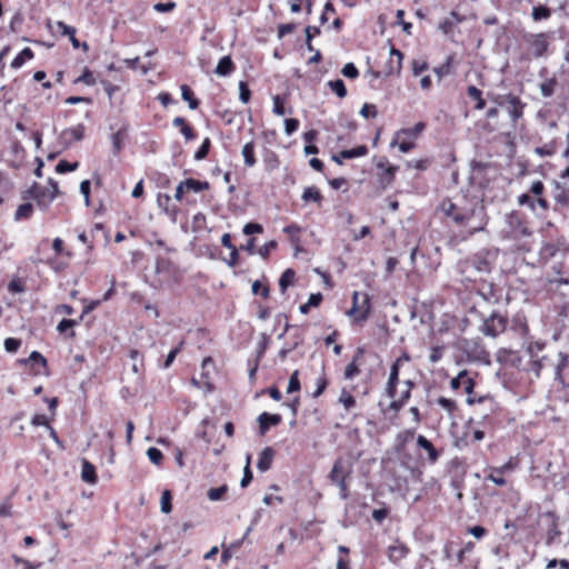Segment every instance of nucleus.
<instances>
[{
	"label": "nucleus",
	"instance_id": "obj_1",
	"mask_svg": "<svg viewBox=\"0 0 569 569\" xmlns=\"http://www.w3.org/2000/svg\"><path fill=\"white\" fill-rule=\"evenodd\" d=\"M439 209L455 227L466 229L468 236L483 231L488 223L486 208L476 198H463L457 202L445 199Z\"/></svg>",
	"mask_w": 569,
	"mask_h": 569
},
{
	"label": "nucleus",
	"instance_id": "obj_2",
	"mask_svg": "<svg viewBox=\"0 0 569 569\" xmlns=\"http://www.w3.org/2000/svg\"><path fill=\"white\" fill-rule=\"evenodd\" d=\"M497 257V250L482 248L463 260L462 272L467 273V279H471V277L481 279L482 276L491 273Z\"/></svg>",
	"mask_w": 569,
	"mask_h": 569
},
{
	"label": "nucleus",
	"instance_id": "obj_3",
	"mask_svg": "<svg viewBox=\"0 0 569 569\" xmlns=\"http://www.w3.org/2000/svg\"><path fill=\"white\" fill-rule=\"evenodd\" d=\"M507 325V317L500 315L497 311H493L488 317L482 318V323L479 326V331L487 337L496 338L506 330Z\"/></svg>",
	"mask_w": 569,
	"mask_h": 569
},
{
	"label": "nucleus",
	"instance_id": "obj_4",
	"mask_svg": "<svg viewBox=\"0 0 569 569\" xmlns=\"http://www.w3.org/2000/svg\"><path fill=\"white\" fill-rule=\"evenodd\" d=\"M526 43L529 44L532 50V54L535 58L545 57L549 47V42L551 39V33L540 32V33H528L523 37Z\"/></svg>",
	"mask_w": 569,
	"mask_h": 569
},
{
	"label": "nucleus",
	"instance_id": "obj_5",
	"mask_svg": "<svg viewBox=\"0 0 569 569\" xmlns=\"http://www.w3.org/2000/svg\"><path fill=\"white\" fill-rule=\"evenodd\" d=\"M540 523L546 529V545L551 546L556 543L557 538L561 535V531L558 528L557 515L553 511H546L541 513Z\"/></svg>",
	"mask_w": 569,
	"mask_h": 569
},
{
	"label": "nucleus",
	"instance_id": "obj_6",
	"mask_svg": "<svg viewBox=\"0 0 569 569\" xmlns=\"http://www.w3.org/2000/svg\"><path fill=\"white\" fill-rule=\"evenodd\" d=\"M352 473V465L343 458L335 460L333 466L328 475L330 483L338 482L340 480H350Z\"/></svg>",
	"mask_w": 569,
	"mask_h": 569
},
{
	"label": "nucleus",
	"instance_id": "obj_7",
	"mask_svg": "<svg viewBox=\"0 0 569 569\" xmlns=\"http://www.w3.org/2000/svg\"><path fill=\"white\" fill-rule=\"evenodd\" d=\"M409 356L405 353L403 356L396 359V361L391 365L389 379L386 386V393L389 398L393 399L396 397L397 386L399 382L400 366L402 361H409Z\"/></svg>",
	"mask_w": 569,
	"mask_h": 569
},
{
	"label": "nucleus",
	"instance_id": "obj_8",
	"mask_svg": "<svg viewBox=\"0 0 569 569\" xmlns=\"http://www.w3.org/2000/svg\"><path fill=\"white\" fill-rule=\"evenodd\" d=\"M477 293L488 303L497 305L500 302L501 295L497 290L492 281L481 279V282L477 289Z\"/></svg>",
	"mask_w": 569,
	"mask_h": 569
},
{
	"label": "nucleus",
	"instance_id": "obj_9",
	"mask_svg": "<svg viewBox=\"0 0 569 569\" xmlns=\"http://www.w3.org/2000/svg\"><path fill=\"white\" fill-rule=\"evenodd\" d=\"M86 127L82 123L73 128L64 129L60 137L59 141L64 148H69L73 141H80L84 137Z\"/></svg>",
	"mask_w": 569,
	"mask_h": 569
},
{
	"label": "nucleus",
	"instance_id": "obj_10",
	"mask_svg": "<svg viewBox=\"0 0 569 569\" xmlns=\"http://www.w3.org/2000/svg\"><path fill=\"white\" fill-rule=\"evenodd\" d=\"M508 103L505 106L508 111L511 121L513 124L518 122L520 118L523 116V109L526 103L521 101V99L512 93H508Z\"/></svg>",
	"mask_w": 569,
	"mask_h": 569
},
{
	"label": "nucleus",
	"instance_id": "obj_11",
	"mask_svg": "<svg viewBox=\"0 0 569 569\" xmlns=\"http://www.w3.org/2000/svg\"><path fill=\"white\" fill-rule=\"evenodd\" d=\"M281 416L278 413H269L262 412L258 416V425H259V435L263 436L270 429V427H274L281 423Z\"/></svg>",
	"mask_w": 569,
	"mask_h": 569
},
{
	"label": "nucleus",
	"instance_id": "obj_12",
	"mask_svg": "<svg viewBox=\"0 0 569 569\" xmlns=\"http://www.w3.org/2000/svg\"><path fill=\"white\" fill-rule=\"evenodd\" d=\"M417 446L428 453V460L431 465L436 463L440 457V452L435 448L432 442L425 436L419 435L417 437Z\"/></svg>",
	"mask_w": 569,
	"mask_h": 569
},
{
	"label": "nucleus",
	"instance_id": "obj_13",
	"mask_svg": "<svg viewBox=\"0 0 569 569\" xmlns=\"http://www.w3.org/2000/svg\"><path fill=\"white\" fill-rule=\"evenodd\" d=\"M276 451L271 447H266L259 456L257 468L261 472H266L271 468L272 460L274 458Z\"/></svg>",
	"mask_w": 569,
	"mask_h": 569
},
{
	"label": "nucleus",
	"instance_id": "obj_14",
	"mask_svg": "<svg viewBox=\"0 0 569 569\" xmlns=\"http://www.w3.org/2000/svg\"><path fill=\"white\" fill-rule=\"evenodd\" d=\"M399 167L393 166L389 169L378 171V183L381 190H386L388 187L392 184L396 178V173L398 171Z\"/></svg>",
	"mask_w": 569,
	"mask_h": 569
},
{
	"label": "nucleus",
	"instance_id": "obj_15",
	"mask_svg": "<svg viewBox=\"0 0 569 569\" xmlns=\"http://www.w3.org/2000/svg\"><path fill=\"white\" fill-rule=\"evenodd\" d=\"M409 553V548L403 543L390 546L388 548V558L391 562L398 563Z\"/></svg>",
	"mask_w": 569,
	"mask_h": 569
},
{
	"label": "nucleus",
	"instance_id": "obj_16",
	"mask_svg": "<svg viewBox=\"0 0 569 569\" xmlns=\"http://www.w3.org/2000/svg\"><path fill=\"white\" fill-rule=\"evenodd\" d=\"M463 21V17H461L457 11H451L450 16L446 18L442 22L439 24V29L445 34H451L453 31V28L457 23H460Z\"/></svg>",
	"mask_w": 569,
	"mask_h": 569
},
{
	"label": "nucleus",
	"instance_id": "obj_17",
	"mask_svg": "<svg viewBox=\"0 0 569 569\" xmlns=\"http://www.w3.org/2000/svg\"><path fill=\"white\" fill-rule=\"evenodd\" d=\"M56 199L54 194L50 193V190L40 184V190H38L37 196H34V201L41 210H47L50 203Z\"/></svg>",
	"mask_w": 569,
	"mask_h": 569
},
{
	"label": "nucleus",
	"instance_id": "obj_18",
	"mask_svg": "<svg viewBox=\"0 0 569 569\" xmlns=\"http://www.w3.org/2000/svg\"><path fill=\"white\" fill-rule=\"evenodd\" d=\"M510 228L515 239L529 237L532 234V231L519 218L510 220Z\"/></svg>",
	"mask_w": 569,
	"mask_h": 569
},
{
	"label": "nucleus",
	"instance_id": "obj_19",
	"mask_svg": "<svg viewBox=\"0 0 569 569\" xmlns=\"http://www.w3.org/2000/svg\"><path fill=\"white\" fill-rule=\"evenodd\" d=\"M81 479L90 485H94L98 481L96 467L88 460H82Z\"/></svg>",
	"mask_w": 569,
	"mask_h": 569
},
{
	"label": "nucleus",
	"instance_id": "obj_20",
	"mask_svg": "<svg viewBox=\"0 0 569 569\" xmlns=\"http://www.w3.org/2000/svg\"><path fill=\"white\" fill-rule=\"evenodd\" d=\"M128 127L124 126L120 128L117 132L112 133L111 141H112V152L114 156L119 154L120 151L123 149V141L127 137Z\"/></svg>",
	"mask_w": 569,
	"mask_h": 569
},
{
	"label": "nucleus",
	"instance_id": "obj_21",
	"mask_svg": "<svg viewBox=\"0 0 569 569\" xmlns=\"http://www.w3.org/2000/svg\"><path fill=\"white\" fill-rule=\"evenodd\" d=\"M234 70V63L230 56H223L214 69V72L220 77H227Z\"/></svg>",
	"mask_w": 569,
	"mask_h": 569
},
{
	"label": "nucleus",
	"instance_id": "obj_22",
	"mask_svg": "<svg viewBox=\"0 0 569 569\" xmlns=\"http://www.w3.org/2000/svg\"><path fill=\"white\" fill-rule=\"evenodd\" d=\"M33 57V51L29 47H26L11 61V68L19 69L24 64L26 61L31 60Z\"/></svg>",
	"mask_w": 569,
	"mask_h": 569
},
{
	"label": "nucleus",
	"instance_id": "obj_23",
	"mask_svg": "<svg viewBox=\"0 0 569 569\" xmlns=\"http://www.w3.org/2000/svg\"><path fill=\"white\" fill-rule=\"evenodd\" d=\"M241 153L243 157V162L247 167L251 168L257 163V159L254 157V142L253 141L247 142L242 147Z\"/></svg>",
	"mask_w": 569,
	"mask_h": 569
},
{
	"label": "nucleus",
	"instance_id": "obj_24",
	"mask_svg": "<svg viewBox=\"0 0 569 569\" xmlns=\"http://www.w3.org/2000/svg\"><path fill=\"white\" fill-rule=\"evenodd\" d=\"M181 98L188 102V106L191 110H196L199 108L200 101L194 97L193 91L188 84L181 86Z\"/></svg>",
	"mask_w": 569,
	"mask_h": 569
},
{
	"label": "nucleus",
	"instance_id": "obj_25",
	"mask_svg": "<svg viewBox=\"0 0 569 569\" xmlns=\"http://www.w3.org/2000/svg\"><path fill=\"white\" fill-rule=\"evenodd\" d=\"M296 272L293 269H286L279 278L278 284L282 293L287 291V289L293 284Z\"/></svg>",
	"mask_w": 569,
	"mask_h": 569
},
{
	"label": "nucleus",
	"instance_id": "obj_26",
	"mask_svg": "<svg viewBox=\"0 0 569 569\" xmlns=\"http://www.w3.org/2000/svg\"><path fill=\"white\" fill-rule=\"evenodd\" d=\"M182 184L186 186L187 191H193V192H201L203 190L209 189V182L208 181H200L196 180L193 178H188L182 181Z\"/></svg>",
	"mask_w": 569,
	"mask_h": 569
},
{
	"label": "nucleus",
	"instance_id": "obj_27",
	"mask_svg": "<svg viewBox=\"0 0 569 569\" xmlns=\"http://www.w3.org/2000/svg\"><path fill=\"white\" fill-rule=\"evenodd\" d=\"M301 198L306 202L312 201V202H316L318 204H320L322 199H323L320 190L317 187H307V188H305Z\"/></svg>",
	"mask_w": 569,
	"mask_h": 569
},
{
	"label": "nucleus",
	"instance_id": "obj_28",
	"mask_svg": "<svg viewBox=\"0 0 569 569\" xmlns=\"http://www.w3.org/2000/svg\"><path fill=\"white\" fill-rule=\"evenodd\" d=\"M363 305L365 307H351L347 312L348 316H353L356 312H359L358 320H367L370 313V300L367 295H365Z\"/></svg>",
	"mask_w": 569,
	"mask_h": 569
},
{
	"label": "nucleus",
	"instance_id": "obj_29",
	"mask_svg": "<svg viewBox=\"0 0 569 569\" xmlns=\"http://www.w3.org/2000/svg\"><path fill=\"white\" fill-rule=\"evenodd\" d=\"M467 93L471 99L476 100V110H482L486 107V100L482 98V91L476 86H469L467 88Z\"/></svg>",
	"mask_w": 569,
	"mask_h": 569
},
{
	"label": "nucleus",
	"instance_id": "obj_30",
	"mask_svg": "<svg viewBox=\"0 0 569 569\" xmlns=\"http://www.w3.org/2000/svg\"><path fill=\"white\" fill-rule=\"evenodd\" d=\"M367 153H368V148L365 144L357 146L355 148L340 151V156L345 159H353V158L365 157Z\"/></svg>",
	"mask_w": 569,
	"mask_h": 569
},
{
	"label": "nucleus",
	"instance_id": "obj_31",
	"mask_svg": "<svg viewBox=\"0 0 569 569\" xmlns=\"http://www.w3.org/2000/svg\"><path fill=\"white\" fill-rule=\"evenodd\" d=\"M32 212H33V204L30 202H24V203L20 204L18 207V209L16 210L14 220L20 221V220L29 219L31 217Z\"/></svg>",
	"mask_w": 569,
	"mask_h": 569
},
{
	"label": "nucleus",
	"instance_id": "obj_32",
	"mask_svg": "<svg viewBox=\"0 0 569 569\" xmlns=\"http://www.w3.org/2000/svg\"><path fill=\"white\" fill-rule=\"evenodd\" d=\"M452 62L453 56L450 54L446 58V61L442 64L433 69V72L437 74L439 80L451 73Z\"/></svg>",
	"mask_w": 569,
	"mask_h": 569
},
{
	"label": "nucleus",
	"instance_id": "obj_33",
	"mask_svg": "<svg viewBox=\"0 0 569 569\" xmlns=\"http://www.w3.org/2000/svg\"><path fill=\"white\" fill-rule=\"evenodd\" d=\"M363 352V350L361 348L358 349L357 351V356L353 358V361L350 362L346 369H345V379H353L356 376H358L360 373V369L359 367L357 366L356 363V360L359 356H361Z\"/></svg>",
	"mask_w": 569,
	"mask_h": 569
},
{
	"label": "nucleus",
	"instance_id": "obj_34",
	"mask_svg": "<svg viewBox=\"0 0 569 569\" xmlns=\"http://www.w3.org/2000/svg\"><path fill=\"white\" fill-rule=\"evenodd\" d=\"M551 16V10L547 6H536L532 8L531 17L535 21H541L549 19Z\"/></svg>",
	"mask_w": 569,
	"mask_h": 569
},
{
	"label": "nucleus",
	"instance_id": "obj_35",
	"mask_svg": "<svg viewBox=\"0 0 569 569\" xmlns=\"http://www.w3.org/2000/svg\"><path fill=\"white\" fill-rule=\"evenodd\" d=\"M425 129H426V123L422 121H419L411 128L401 129L400 131L397 132V136L406 134L410 138H417Z\"/></svg>",
	"mask_w": 569,
	"mask_h": 569
},
{
	"label": "nucleus",
	"instance_id": "obj_36",
	"mask_svg": "<svg viewBox=\"0 0 569 569\" xmlns=\"http://www.w3.org/2000/svg\"><path fill=\"white\" fill-rule=\"evenodd\" d=\"M328 87L337 94L339 98H345L347 96V88L345 82L341 79L330 80L328 82Z\"/></svg>",
	"mask_w": 569,
	"mask_h": 569
},
{
	"label": "nucleus",
	"instance_id": "obj_37",
	"mask_svg": "<svg viewBox=\"0 0 569 569\" xmlns=\"http://www.w3.org/2000/svg\"><path fill=\"white\" fill-rule=\"evenodd\" d=\"M556 86H557L556 78H550V79L546 80L545 82H542L539 86L542 97H545V98L551 97L555 93Z\"/></svg>",
	"mask_w": 569,
	"mask_h": 569
},
{
	"label": "nucleus",
	"instance_id": "obj_38",
	"mask_svg": "<svg viewBox=\"0 0 569 569\" xmlns=\"http://www.w3.org/2000/svg\"><path fill=\"white\" fill-rule=\"evenodd\" d=\"M558 357H559V361L555 368V379L561 380L562 371L568 366L569 357L565 352H559Z\"/></svg>",
	"mask_w": 569,
	"mask_h": 569
},
{
	"label": "nucleus",
	"instance_id": "obj_39",
	"mask_svg": "<svg viewBox=\"0 0 569 569\" xmlns=\"http://www.w3.org/2000/svg\"><path fill=\"white\" fill-rule=\"evenodd\" d=\"M74 327V321L72 319H67V318H63L57 326V330L60 332V333H67L69 332V337L70 338H74L76 337V332L72 330V328Z\"/></svg>",
	"mask_w": 569,
	"mask_h": 569
},
{
	"label": "nucleus",
	"instance_id": "obj_40",
	"mask_svg": "<svg viewBox=\"0 0 569 569\" xmlns=\"http://www.w3.org/2000/svg\"><path fill=\"white\" fill-rule=\"evenodd\" d=\"M210 148H211L210 138H204L201 146L194 152V160L201 161V160L206 159L210 151Z\"/></svg>",
	"mask_w": 569,
	"mask_h": 569
},
{
	"label": "nucleus",
	"instance_id": "obj_41",
	"mask_svg": "<svg viewBox=\"0 0 569 569\" xmlns=\"http://www.w3.org/2000/svg\"><path fill=\"white\" fill-rule=\"evenodd\" d=\"M535 153L538 154L539 157H551L556 153V141L552 140L550 141L549 143L545 144V146H541V147H536L535 148Z\"/></svg>",
	"mask_w": 569,
	"mask_h": 569
},
{
	"label": "nucleus",
	"instance_id": "obj_42",
	"mask_svg": "<svg viewBox=\"0 0 569 569\" xmlns=\"http://www.w3.org/2000/svg\"><path fill=\"white\" fill-rule=\"evenodd\" d=\"M79 167V162L74 161V162H69L67 160H60L57 166H56V171L57 173H67V172H72L74 170H77Z\"/></svg>",
	"mask_w": 569,
	"mask_h": 569
},
{
	"label": "nucleus",
	"instance_id": "obj_43",
	"mask_svg": "<svg viewBox=\"0 0 569 569\" xmlns=\"http://www.w3.org/2000/svg\"><path fill=\"white\" fill-rule=\"evenodd\" d=\"M250 463H251V456L247 455V463L244 466L243 476L240 481L241 488H247L252 481L253 476H252V471L250 468Z\"/></svg>",
	"mask_w": 569,
	"mask_h": 569
},
{
	"label": "nucleus",
	"instance_id": "obj_44",
	"mask_svg": "<svg viewBox=\"0 0 569 569\" xmlns=\"http://www.w3.org/2000/svg\"><path fill=\"white\" fill-rule=\"evenodd\" d=\"M339 402L345 407L346 410H350L356 406V399L352 395H350L346 389H342Z\"/></svg>",
	"mask_w": 569,
	"mask_h": 569
},
{
	"label": "nucleus",
	"instance_id": "obj_45",
	"mask_svg": "<svg viewBox=\"0 0 569 569\" xmlns=\"http://www.w3.org/2000/svg\"><path fill=\"white\" fill-rule=\"evenodd\" d=\"M300 388H301V385H300V380H299V371L295 370L289 378L287 393L297 392L300 390Z\"/></svg>",
	"mask_w": 569,
	"mask_h": 569
},
{
	"label": "nucleus",
	"instance_id": "obj_46",
	"mask_svg": "<svg viewBox=\"0 0 569 569\" xmlns=\"http://www.w3.org/2000/svg\"><path fill=\"white\" fill-rule=\"evenodd\" d=\"M228 491V486L227 485H222L220 487H217V488H210L207 492V496L208 498L211 500V501H218L220 500L223 495Z\"/></svg>",
	"mask_w": 569,
	"mask_h": 569
},
{
	"label": "nucleus",
	"instance_id": "obj_47",
	"mask_svg": "<svg viewBox=\"0 0 569 569\" xmlns=\"http://www.w3.org/2000/svg\"><path fill=\"white\" fill-rule=\"evenodd\" d=\"M161 511L163 513H169L172 510V496L170 490H164L161 496Z\"/></svg>",
	"mask_w": 569,
	"mask_h": 569
},
{
	"label": "nucleus",
	"instance_id": "obj_48",
	"mask_svg": "<svg viewBox=\"0 0 569 569\" xmlns=\"http://www.w3.org/2000/svg\"><path fill=\"white\" fill-rule=\"evenodd\" d=\"M73 82L74 83L82 82L87 86H93L96 83V79H94L91 70L86 67L82 71V74L80 77H78Z\"/></svg>",
	"mask_w": 569,
	"mask_h": 569
},
{
	"label": "nucleus",
	"instance_id": "obj_49",
	"mask_svg": "<svg viewBox=\"0 0 569 569\" xmlns=\"http://www.w3.org/2000/svg\"><path fill=\"white\" fill-rule=\"evenodd\" d=\"M239 99L242 103H248L251 99V91L246 81L239 82Z\"/></svg>",
	"mask_w": 569,
	"mask_h": 569
},
{
	"label": "nucleus",
	"instance_id": "obj_50",
	"mask_svg": "<svg viewBox=\"0 0 569 569\" xmlns=\"http://www.w3.org/2000/svg\"><path fill=\"white\" fill-rule=\"evenodd\" d=\"M28 361L34 365H40L43 368H47L48 365L47 359L39 351L36 350L30 353L29 359L22 360V362L24 363Z\"/></svg>",
	"mask_w": 569,
	"mask_h": 569
},
{
	"label": "nucleus",
	"instance_id": "obj_51",
	"mask_svg": "<svg viewBox=\"0 0 569 569\" xmlns=\"http://www.w3.org/2000/svg\"><path fill=\"white\" fill-rule=\"evenodd\" d=\"M437 403L449 413H452L457 409L456 402L446 397H439Z\"/></svg>",
	"mask_w": 569,
	"mask_h": 569
},
{
	"label": "nucleus",
	"instance_id": "obj_52",
	"mask_svg": "<svg viewBox=\"0 0 569 569\" xmlns=\"http://www.w3.org/2000/svg\"><path fill=\"white\" fill-rule=\"evenodd\" d=\"M147 456H148L149 460L154 465H160L163 459V455H162L161 450H159L156 447H150L147 450Z\"/></svg>",
	"mask_w": 569,
	"mask_h": 569
},
{
	"label": "nucleus",
	"instance_id": "obj_53",
	"mask_svg": "<svg viewBox=\"0 0 569 569\" xmlns=\"http://www.w3.org/2000/svg\"><path fill=\"white\" fill-rule=\"evenodd\" d=\"M21 346V340L17 338H7L4 340V349L9 353H16Z\"/></svg>",
	"mask_w": 569,
	"mask_h": 569
},
{
	"label": "nucleus",
	"instance_id": "obj_54",
	"mask_svg": "<svg viewBox=\"0 0 569 569\" xmlns=\"http://www.w3.org/2000/svg\"><path fill=\"white\" fill-rule=\"evenodd\" d=\"M341 73L348 79H356L359 76V71L352 62L346 63L341 70Z\"/></svg>",
	"mask_w": 569,
	"mask_h": 569
},
{
	"label": "nucleus",
	"instance_id": "obj_55",
	"mask_svg": "<svg viewBox=\"0 0 569 569\" xmlns=\"http://www.w3.org/2000/svg\"><path fill=\"white\" fill-rule=\"evenodd\" d=\"M299 120L296 118H288L284 120V132L287 136H291L295 133L299 128Z\"/></svg>",
	"mask_w": 569,
	"mask_h": 569
},
{
	"label": "nucleus",
	"instance_id": "obj_56",
	"mask_svg": "<svg viewBox=\"0 0 569 569\" xmlns=\"http://www.w3.org/2000/svg\"><path fill=\"white\" fill-rule=\"evenodd\" d=\"M263 231V227L258 222H248L243 226L242 232L247 236L261 233Z\"/></svg>",
	"mask_w": 569,
	"mask_h": 569
},
{
	"label": "nucleus",
	"instance_id": "obj_57",
	"mask_svg": "<svg viewBox=\"0 0 569 569\" xmlns=\"http://www.w3.org/2000/svg\"><path fill=\"white\" fill-rule=\"evenodd\" d=\"M182 345H183V341H181L179 343V346H177L176 348L171 349L170 352L167 355L166 360L162 366L164 369L169 368L173 363L176 357L178 356V353L181 350Z\"/></svg>",
	"mask_w": 569,
	"mask_h": 569
},
{
	"label": "nucleus",
	"instance_id": "obj_58",
	"mask_svg": "<svg viewBox=\"0 0 569 569\" xmlns=\"http://www.w3.org/2000/svg\"><path fill=\"white\" fill-rule=\"evenodd\" d=\"M316 385H317V388L312 393L313 398L320 397L323 393V391L326 390V388L328 387V380H327L326 376L322 375L321 377H319L317 379Z\"/></svg>",
	"mask_w": 569,
	"mask_h": 569
},
{
	"label": "nucleus",
	"instance_id": "obj_59",
	"mask_svg": "<svg viewBox=\"0 0 569 569\" xmlns=\"http://www.w3.org/2000/svg\"><path fill=\"white\" fill-rule=\"evenodd\" d=\"M251 291L253 295H261L263 298H268L270 295L269 287H262L259 280L253 281L251 286Z\"/></svg>",
	"mask_w": 569,
	"mask_h": 569
},
{
	"label": "nucleus",
	"instance_id": "obj_60",
	"mask_svg": "<svg viewBox=\"0 0 569 569\" xmlns=\"http://www.w3.org/2000/svg\"><path fill=\"white\" fill-rule=\"evenodd\" d=\"M360 114L366 119L375 118L378 114L377 107L371 103H363V106L360 110Z\"/></svg>",
	"mask_w": 569,
	"mask_h": 569
},
{
	"label": "nucleus",
	"instance_id": "obj_61",
	"mask_svg": "<svg viewBox=\"0 0 569 569\" xmlns=\"http://www.w3.org/2000/svg\"><path fill=\"white\" fill-rule=\"evenodd\" d=\"M273 100V109L272 111L278 116H283L286 113L284 109V100L279 94L272 98Z\"/></svg>",
	"mask_w": 569,
	"mask_h": 569
},
{
	"label": "nucleus",
	"instance_id": "obj_62",
	"mask_svg": "<svg viewBox=\"0 0 569 569\" xmlns=\"http://www.w3.org/2000/svg\"><path fill=\"white\" fill-rule=\"evenodd\" d=\"M283 232L287 233L292 241H299L297 236L301 232V227L296 223H291L283 228Z\"/></svg>",
	"mask_w": 569,
	"mask_h": 569
},
{
	"label": "nucleus",
	"instance_id": "obj_63",
	"mask_svg": "<svg viewBox=\"0 0 569 569\" xmlns=\"http://www.w3.org/2000/svg\"><path fill=\"white\" fill-rule=\"evenodd\" d=\"M80 192L81 194L83 196L84 198V204L87 207L90 206V188H91V182L90 180H83L80 182Z\"/></svg>",
	"mask_w": 569,
	"mask_h": 569
},
{
	"label": "nucleus",
	"instance_id": "obj_64",
	"mask_svg": "<svg viewBox=\"0 0 569 569\" xmlns=\"http://www.w3.org/2000/svg\"><path fill=\"white\" fill-rule=\"evenodd\" d=\"M176 6H177L176 2H173V1L158 2L153 6V9L157 12L164 13V12H170V11L174 10Z\"/></svg>",
	"mask_w": 569,
	"mask_h": 569
}]
</instances>
